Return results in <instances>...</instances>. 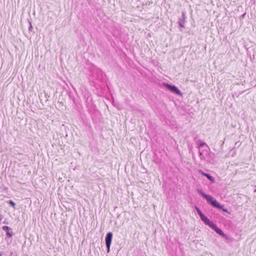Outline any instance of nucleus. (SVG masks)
Wrapping results in <instances>:
<instances>
[{
  "mask_svg": "<svg viewBox=\"0 0 256 256\" xmlns=\"http://www.w3.org/2000/svg\"><path fill=\"white\" fill-rule=\"evenodd\" d=\"M196 210L198 214L199 215L200 220L204 223V224H208L210 220L202 212L198 207L196 206Z\"/></svg>",
  "mask_w": 256,
  "mask_h": 256,
  "instance_id": "nucleus-6",
  "label": "nucleus"
},
{
  "mask_svg": "<svg viewBox=\"0 0 256 256\" xmlns=\"http://www.w3.org/2000/svg\"><path fill=\"white\" fill-rule=\"evenodd\" d=\"M3 218V216L0 213V220Z\"/></svg>",
  "mask_w": 256,
  "mask_h": 256,
  "instance_id": "nucleus-12",
  "label": "nucleus"
},
{
  "mask_svg": "<svg viewBox=\"0 0 256 256\" xmlns=\"http://www.w3.org/2000/svg\"><path fill=\"white\" fill-rule=\"evenodd\" d=\"M206 225L209 226L211 228L214 230L218 234L221 236L223 238H226V235L222 232V230L217 227L216 224H214L210 220L209 221L208 224H206Z\"/></svg>",
  "mask_w": 256,
  "mask_h": 256,
  "instance_id": "nucleus-3",
  "label": "nucleus"
},
{
  "mask_svg": "<svg viewBox=\"0 0 256 256\" xmlns=\"http://www.w3.org/2000/svg\"><path fill=\"white\" fill-rule=\"evenodd\" d=\"M0 256H2V255H1V254H0Z\"/></svg>",
  "mask_w": 256,
  "mask_h": 256,
  "instance_id": "nucleus-14",
  "label": "nucleus"
},
{
  "mask_svg": "<svg viewBox=\"0 0 256 256\" xmlns=\"http://www.w3.org/2000/svg\"><path fill=\"white\" fill-rule=\"evenodd\" d=\"M186 12L184 11L182 12V18H180L178 22V25L184 28V24L186 22Z\"/></svg>",
  "mask_w": 256,
  "mask_h": 256,
  "instance_id": "nucleus-8",
  "label": "nucleus"
},
{
  "mask_svg": "<svg viewBox=\"0 0 256 256\" xmlns=\"http://www.w3.org/2000/svg\"><path fill=\"white\" fill-rule=\"evenodd\" d=\"M197 192L200 196L205 198L207 202L212 206L222 210V211L230 214V212H228V210L224 208V206L220 205L219 202L212 196L210 195L206 194L201 190L198 189Z\"/></svg>",
  "mask_w": 256,
  "mask_h": 256,
  "instance_id": "nucleus-1",
  "label": "nucleus"
},
{
  "mask_svg": "<svg viewBox=\"0 0 256 256\" xmlns=\"http://www.w3.org/2000/svg\"><path fill=\"white\" fill-rule=\"evenodd\" d=\"M199 172L202 175L205 176L206 177V178L210 180L211 182H214V178L213 176H212L210 174H209L205 173L202 170H198Z\"/></svg>",
  "mask_w": 256,
  "mask_h": 256,
  "instance_id": "nucleus-9",
  "label": "nucleus"
},
{
  "mask_svg": "<svg viewBox=\"0 0 256 256\" xmlns=\"http://www.w3.org/2000/svg\"><path fill=\"white\" fill-rule=\"evenodd\" d=\"M2 223H3V224H8V222H2Z\"/></svg>",
  "mask_w": 256,
  "mask_h": 256,
  "instance_id": "nucleus-13",
  "label": "nucleus"
},
{
  "mask_svg": "<svg viewBox=\"0 0 256 256\" xmlns=\"http://www.w3.org/2000/svg\"><path fill=\"white\" fill-rule=\"evenodd\" d=\"M164 85L166 88L170 92H174V94H177L179 96L182 95L180 90L175 86L171 85L168 84H165Z\"/></svg>",
  "mask_w": 256,
  "mask_h": 256,
  "instance_id": "nucleus-4",
  "label": "nucleus"
},
{
  "mask_svg": "<svg viewBox=\"0 0 256 256\" xmlns=\"http://www.w3.org/2000/svg\"><path fill=\"white\" fill-rule=\"evenodd\" d=\"M196 144H198V148H203L206 146V147L208 148V145L204 142H202L200 140H198L196 141ZM199 156L201 160L204 159V156L208 154L207 150H203L202 151H200V149H199Z\"/></svg>",
  "mask_w": 256,
  "mask_h": 256,
  "instance_id": "nucleus-2",
  "label": "nucleus"
},
{
  "mask_svg": "<svg viewBox=\"0 0 256 256\" xmlns=\"http://www.w3.org/2000/svg\"><path fill=\"white\" fill-rule=\"evenodd\" d=\"M29 24H30V26L28 27V30L32 31V24L30 22H29Z\"/></svg>",
  "mask_w": 256,
  "mask_h": 256,
  "instance_id": "nucleus-11",
  "label": "nucleus"
},
{
  "mask_svg": "<svg viewBox=\"0 0 256 256\" xmlns=\"http://www.w3.org/2000/svg\"><path fill=\"white\" fill-rule=\"evenodd\" d=\"M2 229L6 232V236L8 238H10L12 237L13 236V232L12 231V229L10 227L6 226H3L2 227Z\"/></svg>",
  "mask_w": 256,
  "mask_h": 256,
  "instance_id": "nucleus-7",
  "label": "nucleus"
},
{
  "mask_svg": "<svg viewBox=\"0 0 256 256\" xmlns=\"http://www.w3.org/2000/svg\"><path fill=\"white\" fill-rule=\"evenodd\" d=\"M8 203L14 208L16 206V204L12 200H10L8 201Z\"/></svg>",
  "mask_w": 256,
  "mask_h": 256,
  "instance_id": "nucleus-10",
  "label": "nucleus"
},
{
  "mask_svg": "<svg viewBox=\"0 0 256 256\" xmlns=\"http://www.w3.org/2000/svg\"><path fill=\"white\" fill-rule=\"evenodd\" d=\"M112 232H108L107 233L106 237V244L108 248V252H110V246L112 243Z\"/></svg>",
  "mask_w": 256,
  "mask_h": 256,
  "instance_id": "nucleus-5",
  "label": "nucleus"
}]
</instances>
